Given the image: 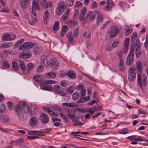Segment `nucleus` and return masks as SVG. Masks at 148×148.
<instances>
[{
    "instance_id": "nucleus-59",
    "label": "nucleus",
    "mask_w": 148,
    "mask_h": 148,
    "mask_svg": "<svg viewBox=\"0 0 148 148\" xmlns=\"http://www.w3.org/2000/svg\"><path fill=\"white\" fill-rule=\"evenodd\" d=\"M7 106L8 108L10 110H12L13 107V103L10 101L8 102L7 103Z\"/></svg>"
},
{
    "instance_id": "nucleus-28",
    "label": "nucleus",
    "mask_w": 148,
    "mask_h": 148,
    "mask_svg": "<svg viewBox=\"0 0 148 148\" xmlns=\"http://www.w3.org/2000/svg\"><path fill=\"white\" fill-rule=\"evenodd\" d=\"M10 120L9 118L6 115H1L0 116V120L2 122H6Z\"/></svg>"
},
{
    "instance_id": "nucleus-9",
    "label": "nucleus",
    "mask_w": 148,
    "mask_h": 148,
    "mask_svg": "<svg viewBox=\"0 0 148 148\" xmlns=\"http://www.w3.org/2000/svg\"><path fill=\"white\" fill-rule=\"evenodd\" d=\"M16 38V36L14 35H10L9 33H6L2 35L1 40L3 41H5L13 40Z\"/></svg>"
},
{
    "instance_id": "nucleus-33",
    "label": "nucleus",
    "mask_w": 148,
    "mask_h": 148,
    "mask_svg": "<svg viewBox=\"0 0 148 148\" xmlns=\"http://www.w3.org/2000/svg\"><path fill=\"white\" fill-rule=\"evenodd\" d=\"M19 65L20 68L25 74L26 67L24 62L22 61H20L19 62Z\"/></svg>"
},
{
    "instance_id": "nucleus-30",
    "label": "nucleus",
    "mask_w": 148,
    "mask_h": 148,
    "mask_svg": "<svg viewBox=\"0 0 148 148\" xmlns=\"http://www.w3.org/2000/svg\"><path fill=\"white\" fill-rule=\"evenodd\" d=\"M24 45H25L26 49H29L32 48L34 46L33 43L30 42H27L24 43Z\"/></svg>"
},
{
    "instance_id": "nucleus-16",
    "label": "nucleus",
    "mask_w": 148,
    "mask_h": 148,
    "mask_svg": "<svg viewBox=\"0 0 148 148\" xmlns=\"http://www.w3.org/2000/svg\"><path fill=\"white\" fill-rule=\"evenodd\" d=\"M34 64L32 63H28L27 65V69H26L25 74H29L31 71L34 68Z\"/></svg>"
},
{
    "instance_id": "nucleus-8",
    "label": "nucleus",
    "mask_w": 148,
    "mask_h": 148,
    "mask_svg": "<svg viewBox=\"0 0 148 148\" xmlns=\"http://www.w3.org/2000/svg\"><path fill=\"white\" fill-rule=\"evenodd\" d=\"M134 45V47H135V49H136L135 54L136 57L137 58H139L140 56L141 53L140 50L139 40L137 39L135 43L133 42L132 43L131 45Z\"/></svg>"
},
{
    "instance_id": "nucleus-39",
    "label": "nucleus",
    "mask_w": 148,
    "mask_h": 148,
    "mask_svg": "<svg viewBox=\"0 0 148 148\" xmlns=\"http://www.w3.org/2000/svg\"><path fill=\"white\" fill-rule=\"evenodd\" d=\"M67 24L71 27H74L77 24L76 22L75 21L69 20Z\"/></svg>"
},
{
    "instance_id": "nucleus-15",
    "label": "nucleus",
    "mask_w": 148,
    "mask_h": 148,
    "mask_svg": "<svg viewBox=\"0 0 148 148\" xmlns=\"http://www.w3.org/2000/svg\"><path fill=\"white\" fill-rule=\"evenodd\" d=\"M70 10L69 9H67L66 12L61 16L60 19V21L61 22H63L67 20L68 18V16L69 15Z\"/></svg>"
},
{
    "instance_id": "nucleus-61",
    "label": "nucleus",
    "mask_w": 148,
    "mask_h": 148,
    "mask_svg": "<svg viewBox=\"0 0 148 148\" xmlns=\"http://www.w3.org/2000/svg\"><path fill=\"white\" fill-rule=\"evenodd\" d=\"M79 14V11L77 10H75V13L73 15V18L75 20L78 17V14Z\"/></svg>"
},
{
    "instance_id": "nucleus-29",
    "label": "nucleus",
    "mask_w": 148,
    "mask_h": 148,
    "mask_svg": "<svg viewBox=\"0 0 148 148\" xmlns=\"http://www.w3.org/2000/svg\"><path fill=\"white\" fill-rule=\"evenodd\" d=\"M44 65L43 64H40L37 67L36 71L38 73H41L44 70Z\"/></svg>"
},
{
    "instance_id": "nucleus-20",
    "label": "nucleus",
    "mask_w": 148,
    "mask_h": 148,
    "mask_svg": "<svg viewBox=\"0 0 148 148\" xmlns=\"http://www.w3.org/2000/svg\"><path fill=\"white\" fill-rule=\"evenodd\" d=\"M38 119L37 118L33 117L31 118L29 120V123L32 126H34L37 124Z\"/></svg>"
},
{
    "instance_id": "nucleus-57",
    "label": "nucleus",
    "mask_w": 148,
    "mask_h": 148,
    "mask_svg": "<svg viewBox=\"0 0 148 148\" xmlns=\"http://www.w3.org/2000/svg\"><path fill=\"white\" fill-rule=\"evenodd\" d=\"M112 47V46L111 43H108L106 46V49L108 51H110L111 50Z\"/></svg>"
},
{
    "instance_id": "nucleus-47",
    "label": "nucleus",
    "mask_w": 148,
    "mask_h": 148,
    "mask_svg": "<svg viewBox=\"0 0 148 148\" xmlns=\"http://www.w3.org/2000/svg\"><path fill=\"white\" fill-rule=\"evenodd\" d=\"M6 110V106L4 105L1 104L0 105V113H3Z\"/></svg>"
},
{
    "instance_id": "nucleus-5",
    "label": "nucleus",
    "mask_w": 148,
    "mask_h": 148,
    "mask_svg": "<svg viewBox=\"0 0 148 148\" xmlns=\"http://www.w3.org/2000/svg\"><path fill=\"white\" fill-rule=\"evenodd\" d=\"M119 31V29L116 27L113 26L108 30V35L110 38H113L116 36Z\"/></svg>"
},
{
    "instance_id": "nucleus-7",
    "label": "nucleus",
    "mask_w": 148,
    "mask_h": 148,
    "mask_svg": "<svg viewBox=\"0 0 148 148\" xmlns=\"http://www.w3.org/2000/svg\"><path fill=\"white\" fill-rule=\"evenodd\" d=\"M128 79L129 80L132 82L135 79L136 77V70L133 68H130L129 71Z\"/></svg>"
},
{
    "instance_id": "nucleus-23",
    "label": "nucleus",
    "mask_w": 148,
    "mask_h": 148,
    "mask_svg": "<svg viewBox=\"0 0 148 148\" xmlns=\"http://www.w3.org/2000/svg\"><path fill=\"white\" fill-rule=\"evenodd\" d=\"M12 43L10 42H4L0 46V48L1 49L8 48L12 46Z\"/></svg>"
},
{
    "instance_id": "nucleus-64",
    "label": "nucleus",
    "mask_w": 148,
    "mask_h": 148,
    "mask_svg": "<svg viewBox=\"0 0 148 148\" xmlns=\"http://www.w3.org/2000/svg\"><path fill=\"white\" fill-rule=\"evenodd\" d=\"M97 2L95 1H93L92 3L91 6V8L92 9H95L97 8Z\"/></svg>"
},
{
    "instance_id": "nucleus-4",
    "label": "nucleus",
    "mask_w": 148,
    "mask_h": 148,
    "mask_svg": "<svg viewBox=\"0 0 148 148\" xmlns=\"http://www.w3.org/2000/svg\"><path fill=\"white\" fill-rule=\"evenodd\" d=\"M140 75H138L137 82L138 86L142 88V86H145L147 85V77L146 75H143L141 77Z\"/></svg>"
},
{
    "instance_id": "nucleus-51",
    "label": "nucleus",
    "mask_w": 148,
    "mask_h": 148,
    "mask_svg": "<svg viewBox=\"0 0 148 148\" xmlns=\"http://www.w3.org/2000/svg\"><path fill=\"white\" fill-rule=\"evenodd\" d=\"M137 35L136 33L134 32L132 34V35L131 37V40L132 41V42H134V41L135 39L137 38Z\"/></svg>"
},
{
    "instance_id": "nucleus-6",
    "label": "nucleus",
    "mask_w": 148,
    "mask_h": 148,
    "mask_svg": "<svg viewBox=\"0 0 148 148\" xmlns=\"http://www.w3.org/2000/svg\"><path fill=\"white\" fill-rule=\"evenodd\" d=\"M67 114L69 118L73 122V124L75 126H82L83 125V123L79 121V117L76 116L70 113H68Z\"/></svg>"
},
{
    "instance_id": "nucleus-13",
    "label": "nucleus",
    "mask_w": 148,
    "mask_h": 148,
    "mask_svg": "<svg viewBox=\"0 0 148 148\" xmlns=\"http://www.w3.org/2000/svg\"><path fill=\"white\" fill-rule=\"evenodd\" d=\"M32 55V54L30 52L27 53L23 51L20 54L19 57L21 58L27 59L30 58Z\"/></svg>"
},
{
    "instance_id": "nucleus-41",
    "label": "nucleus",
    "mask_w": 148,
    "mask_h": 148,
    "mask_svg": "<svg viewBox=\"0 0 148 148\" xmlns=\"http://www.w3.org/2000/svg\"><path fill=\"white\" fill-rule=\"evenodd\" d=\"M79 97V94L78 92H75L72 95V99L74 100H77Z\"/></svg>"
},
{
    "instance_id": "nucleus-58",
    "label": "nucleus",
    "mask_w": 148,
    "mask_h": 148,
    "mask_svg": "<svg viewBox=\"0 0 148 148\" xmlns=\"http://www.w3.org/2000/svg\"><path fill=\"white\" fill-rule=\"evenodd\" d=\"M85 111L86 112H88L91 115H92L94 114L95 110L93 109V110H92L91 108H88L86 109Z\"/></svg>"
},
{
    "instance_id": "nucleus-63",
    "label": "nucleus",
    "mask_w": 148,
    "mask_h": 148,
    "mask_svg": "<svg viewBox=\"0 0 148 148\" xmlns=\"http://www.w3.org/2000/svg\"><path fill=\"white\" fill-rule=\"evenodd\" d=\"M46 60V58L45 56H41L40 59V64H43L44 65V62Z\"/></svg>"
},
{
    "instance_id": "nucleus-32",
    "label": "nucleus",
    "mask_w": 148,
    "mask_h": 148,
    "mask_svg": "<svg viewBox=\"0 0 148 148\" xmlns=\"http://www.w3.org/2000/svg\"><path fill=\"white\" fill-rule=\"evenodd\" d=\"M33 78L34 80L38 82L41 81L42 80L41 76L37 75H34Z\"/></svg>"
},
{
    "instance_id": "nucleus-50",
    "label": "nucleus",
    "mask_w": 148,
    "mask_h": 148,
    "mask_svg": "<svg viewBox=\"0 0 148 148\" xmlns=\"http://www.w3.org/2000/svg\"><path fill=\"white\" fill-rule=\"evenodd\" d=\"M31 17L32 18V22H29V23L30 25H32L34 24V23L37 22L38 20L37 18H36V17H34L33 16L31 15Z\"/></svg>"
},
{
    "instance_id": "nucleus-36",
    "label": "nucleus",
    "mask_w": 148,
    "mask_h": 148,
    "mask_svg": "<svg viewBox=\"0 0 148 148\" xmlns=\"http://www.w3.org/2000/svg\"><path fill=\"white\" fill-rule=\"evenodd\" d=\"M125 33L126 36H128L133 31V29L131 28L126 27L125 28Z\"/></svg>"
},
{
    "instance_id": "nucleus-44",
    "label": "nucleus",
    "mask_w": 148,
    "mask_h": 148,
    "mask_svg": "<svg viewBox=\"0 0 148 148\" xmlns=\"http://www.w3.org/2000/svg\"><path fill=\"white\" fill-rule=\"evenodd\" d=\"M75 88L73 86H71L69 87L67 89V91L68 92L69 94H71L74 91Z\"/></svg>"
},
{
    "instance_id": "nucleus-55",
    "label": "nucleus",
    "mask_w": 148,
    "mask_h": 148,
    "mask_svg": "<svg viewBox=\"0 0 148 148\" xmlns=\"http://www.w3.org/2000/svg\"><path fill=\"white\" fill-rule=\"evenodd\" d=\"M60 85L63 87H66L68 85L67 82L65 80H62L60 82Z\"/></svg>"
},
{
    "instance_id": "nucleus-3",
    "label": "nucleus",
    "mask_w": 148,
    "mask_h": 148,
    "mask_svg": "<svg viewBox=\"0 0 148 148\" xmlns=\"http://www.w3.org/2000/svg\"><path fill=\"white\" fill-rule=\"evenodd\" d=\"M134 47L133 45H131L130 48V51L126 61L127 64L128 65L131 64L133 62L135 50Z\"/></svg>"
},
{
    "instance_id": "nucleus-38",
    "label": "nucleus",
    "mask_w": 148,
    "mask_h": 148,
    "mask_svg": "<svg viewBox=\"0 0 148 148\" xmlns=\"http://www.w3.org/2000/svg\"><path fill=\"white\" fill-rule=\"evenodd\" d=\"M128 130L127 128H124L121 130H120L118 131V133L119 134H125L129 133Z\"/></svg>"
},
{
    "instance_id": "nucleus-31",
    "label": "nucleus",
    "mask_w": 148,
    "mask_h": 148,
    "mask_svg": "<svg viewBox=\"0 0 148 148\" xmlns=\"http://www.w3.org/2000/svg\"><path fill=\"white\" fill-rule=\"evenodd\" d=\"M66 37L69 38V40L71 43H73L74 41L73 37L72 36V33L71 32H68L66 35Z\"/></svg>"
},
{
    "instance_id": "nucleus-12",
    "label": "nucleus",
    "mask_w": 148,
    "mask_h": 148,
    "mask_svg": "<svg viewBox=\"0 0 148 148\" xmlns=\"http://www.w3.org/2000/svg\"><path fill=\"white\" fill-rule=\"evenodd\" d=\"M47 63L48 65L53 66L55 69H57V67L58 65V61L55 59L51 60L49 62H47Z\"/></svg>"
},
{
    "instance_id": "nucleus-56",
    "label": "nucleus",
    "mask_w": 148,
    "mask_h": 148,
    "mask_svg": "<svg viewBox=\"0 0 148 148\" xmlns=\"http://www.w3.org/2000/svg\"><path fill=\"white\" fill-rule=\"evenodd\" d=\"M112 8V7L107 5L104 7L103 9L106 11H110Z\"/></svg>"
},
{
    "instance_id": "nucleus-34",
    "label": "nucleus",
    "mask_w": 148,
    "mask_h": 148,
    "mask_svg": "<svg viewBox=\"0 0 148 148\" xmlns=\"http://www.w3.org/2000/svg\"><path fill=\"white\" fill-rule=\"evenodd\" d=\"M12 69L14 71H17L19 68L17 63L15 61H13L12 62Z\"/></svg>"
},
{
    "instance_id": "nucleus-25",
    "label": "nucleus",
    "mask_w": 148,
    "mask_h": 148,
    "mask_svg": "<svg viewBox=\"0 0 148 148\" xmlns=\"http://www.w3.org/2000/svg\"><path fill=\"white\" fill-rule=\"evenodd\" d=\"M42 51V48L40 46H36L34 47L33 51L35 55H38Z\"/></svg>"
},
{
    "instance_id": "nucleus-19",
    "label": "nucleus",
    "mask_w": 148,
    "mask_h": 148,
    "mask_svg": "<svg viewBox=\"0 0 148 148\" xmlns=\"http://www.w3.org/2000/svg\"><path fill=\"white\" fill-rule=\"evenodd\" d=\"M96 14L95 12H94L91 11H89L86 15L88 20H93L94 19L95 17Z\"/></svg>"
},
{
    "instance_id": "nucleus-43",
    "label": "nucleus",
    "mask_w": 148,
    "mask_h": 148,
    "mask_svg": "<svg viewBox=\"0 0 148 148\" xmlns=\"http://www.w3.org/2000/svg\"><path fill=\"white\" fill-rule=\"evenodd\" d=\"M64 10V8L57 7L56 11V13L58 15H60L62 13Z\"/></svg>"
},
{
    "instance_id": "nucleus-18",
    "label": "nucleus",
    "mask_w": 148,
    "mask_h": 148,
    "mask_svg": "<svg viewBox=\"0 0 148 148\" xmlns=\"http://www.w3.org/2000/svg\"><path fill=\"white\" fill-rule=\"evenodd\" d=\"M142 63L140 61H138L136 62V68L137 70L138 75L141 74L142 71Z\"/></svg>"
},
{
    "instance_id": "nucleus-26",
    "label": "nucleus",
    "mask_w": 148,
    "mask_h": 148,
    "mask_svg": "<svg viewBox=\"0 0 148 148\" xmlns=\"http://www.w3.org/2000/svg\"><path fill=\"white\" fill-rule=\"evenodd\" d=\"M67 75L69 77L73 79L76 77V75L75 72L72 70H70L67 73Z\"/></svg>"
},
{
    "instance_id": "nucleus-14",
    "label": "nucleus",
    "mask_w": 148,
    "mask_h": 148,
    "mask_svg": "<svg viewBox=\"0 0 148 148\" xmlns=\"http://www.w3.org/2000/svg\"><path fill=\"white\" fill-rule=\"evenodd\" d=\"M50 14L47 10H45L44 12L43 16V21L45 24L47 23L49 21Z\"/></svg>"
},
{
    "instance_id": "nucleus-49",
    "label": "nucleus",
    "mask_w": 148,
    "mask_h": 148,
    "mask_svg": "<svg viewBox=\"0 0 148 148\" xmlns=\"http://www.w3.org/2000/svg\"><path fill=\"white\" fill-rule=\"evenodd\" d=\"M106 2L108 5L112 7H114L115 5L114 2L111 0H106Z\"/></svg>"
},
{
    "instance_id": "nucleus-24",
    "label": "nucleus",
    "mask_w": 148,
    "mask_h": 148,
    "mask_svg": "<svg viewBox=\"0 0 148 148\" xmlns=\"http://www.w3.org/2000/svg\"><path fill=\"white\" fill-rule=\"evenodd\" d=\"M0 64L2 66L6 68H8L10 66V65L6 60H1L0 62Z\"/></svg>"
},
{
    "instance_id": "nucleus-37",
    "label": "nucleus",
    "mask_w": 148,
    "mask_h": 148,
    "mask_svg": "<svg viewBox=\"0 0 148 148\" xmlns=\"http://www.w3.org/2000/svg\"><path fill=\"white\" fill-rule=\"evenodd\" d=\"M79 19L81 23L82 24H85L88 22V20L86 16H84L82 18V19H81V17H79Z\"/></svg>"
},
{
    "instance_id": "nucleus-1",
    "label": "nucleus",
    "mask_w": 148,
    "mask_h": 148,
    "mask_svg": "<svg viewBox=\"0 0 148 148\" xmlns=\"http://www.w3.org/2000/svg\"><path fill=\"white\" fill-rule=\"evenodd\" d=\"M28 109L27 104L25 102L21 101L19 103V105L14 109L17 115L19 117L21 115L22 113Z\"/></svg>"
},
{
    "instance_id": "nucleus-53",
    "label": "nucleus",
    "mask_w": 148,
    "mask_h": 148,
    "mask_svg": "<svg viewBox=\"0 0 148 148\" xmlns=\"http://www.w3.org/2000/svg\"><path fill=\"white\" fill-rule=\"evenodd\" d=\"M66 3L69 6H72L74 4L73 0H67L66 1Z\"/></svg>"
},
{
    "instance_id": "nucleus-46",
    "label": "nucleus",
    "mask_w": 148,
    "mask_h": 148,
    "mask_svg": "<svg viewBox=\"0 0 148 148\" xmlns=\"http://www.w3.org/2000/svg\"><path fill=\"white\" fill-rule=\"evenodd\" d=\"M59 22L58 21H56L54 25V27L53 28V29L54 31H56L59 29Z\"/></svg>"
},
{
    "instance_id": "nucleus-40",
    "label": "nucleus",
    "mask_w": 148,
    "mask_h": 148,
    "mask_svg": "<svg viewBox=\"0 0 148 148\" xmlns=\"http://www.w3.org/2000/svg\"><path fill=\"white\" fill-rule=\"evenodd\" d=\"M48 114L51 116H57L58 115V113L56 111L53 110L51 108Z\"/></svg>"
},
{
    "instance_id": "nucleus-11",
    "label": "nucleus",
    "mask_w": 148,
    "mask_h": 148,
    "mask_svg": "<svg viewBox=\"0 0 148 148\" xmlns=\"http://www.w3.org/2000/svg\"><path fill=\"white\" fill-rule=\"evenodd\" d=\"M39 119L41 122L43 124L47 123L49 120L48 115L43 113L40 114Z\"/></svg>"
},
{
    "instance_id": "nucleus-21",
    "label": "nucleus",
    "mask_w": 148,
    "mask_h": 148,
    "mask_svg": "<svg viewBox=\"0 0 148 148\" xmlns=\"http://www.w3.org/2000/svg\"><path fill=\"white\" fill-rule=\"evenodd\" d=\"M38 133H39L38 131H28V134L36 135L39 137V136H44L45 135L44 134Z\"/></svg>"
},
{
    "instance_id": "nucleus-10",
    "label": "nucleus",
    "mask_w": 148,
    "mask_h": 148,
    "mask_svg": "<svg viewBox=\"0 0 148 148\" xmlns=\"http://www.w3.org/2000/svg\"><path fill=\"white\" fill-rule=\"evenodd\" d=\"M95 12L97 15L96 23L98 25H101L103 21L104 16L98 11H95Z\"/></svg>"
},
{
    "instance_id": "nucleus-60",
    "label": "nucleus",
    "mask_w": 148,
    "mask_h": 148,
    "mask_svg": "<svg viewBox=\"0 0 148 148\" xmlns=\"http://www.w3.org/2000/svg\"><path fill=\"white\" fill-rule=\"evenodd\" d=\"M58 93L60 94V96L63 97L65 96L67 94V92H66L62 90L59 92Z\"/></svg>"
},
{
    "instance_id": "nucleus-52",
    "label": "nucleus",
    "mask_w": 148,
    "mask_h": 148,
    "mask_svg": "<svg viewBox=\"0 0 148 148\" xmlns=\"http://www.w3.org/2000/svg\"><path fill=\"white\" fill-rule=\"evenodd\" d=\"M24 141V140L22 138L20 139H19L15 141L16 143V146H17L19 145V144L23 143Z\"/></svg>"
},
{
    "instance_id": "nucleus-42",
    "label": "nucleus",
    "mask_w": 148,
    "mask_h": 148,
    "mask_svg": "<svg viewBox=\"0 0 148 148\" xmlns=\"http://www.w3.org/2000/svg\"><path fill=\"white\" fill-rule=\"evenodd\" d=\"M110 21V18H108L107 20L103 24L101 25L100 27L101 28L103 29L105 28L109 24Z\"/></svg>"
},
{
    "instance_id": "nucleus-17",
    "label": "nucleus",
    "mask_w": 148,
    "mask_h": 148,
    "mask_svg": "<svg viewBox=\"0 0 148 148\" xmlns=\"http://www.w3.org/2000/svg\"><path fill=\"white\" fill-rule=\"evenodd\" d=\"M29 1L28 0H20L19 5L22 8H26L29 5Z\"/></svg>"
},
{
    "instance_id": "nucleus-22",
    "label": "nucleus",
    "mask_w": 148,
    "mask_h": 148,
    "mask_svg": "<svg viewBox=\"0 0 148 148\" xmlns=\"http://www.w3.org/2000/svg\"><path fill=\"white\" fill-rule=\"evenodd\" d=\"M39 3L37 0H33L32 3V9H35L38 10H40V8L39 6Z\"/></svg>"
},
{
    "instance_id": "nucleus-62",
    "label": "nucleus",
    "mask_w": 148,
    "mask_h": 148,
    "mask_svg": "<svg viewBox=\"0 0 148 148\" xmlns=\"http://www.w3.org/2000/svg\"><path fill=\"white\" fill-rule=\"evenodd\" d=\"M82 5L81 2L80 1H77L74 5V7L76 8H77L79 7H81L82 6Z\"/></svg>"
},
{
    "instance_id": "nucleus-2",
    "label": "nucleus",
    "mask_w": 148,
    "mask_h": 148,
    "mask_svg": "<svg viewBox=\"0 0 148 148\" xmlns=\"http://www.w3.org/2000/svg\"><path fill=\"white\" fill-rule=\"evenodd\" d=\"M56 83L55 81L53 80H46L44 81L43 83L40 84V88L43 90L52 91L53 88L51 85L48 84H53Z\"/></svg>"
},
{
    "instance_id": "nucleus-45",
    "label": "nucleus",
    "mask_w": 148,
    "mask_h": 148,
    "mask_svg": "<svg viewBox=\"0 0 148 148\" xmlns=\"http://www.w3.org/2000/svg\"><path fill=\"white\" fill-rule=\"evenodd\" d=\"M58 8H64L66 6L65 3L63 1H59L58 3Z\"/></svg>"
},
{
    "instance_id": "nucleus-27",
    "label": "nucleus",
    "mask_w": 148,
    "mask_h": 148,
    "mask_svg": "<svg viewBox=\"0 0 148 148\" xmlns=\"http://www.w3.org/2000/svg\"><path fill=\"white\" fill-rule=\"evenodd\" d=\"M45 76L47 78L53 79L56 77V75L55 73L50 72L46 73Z\"/></svg>"
},
{
    "instance_id": "nucleus-54",
    "label": "nucleus",
    "mask_w": 148,
    "mask_h": 148,
    "mask_svg": "<svg viewBox=\"0 0 148 148\" xmlns=\"http://www.w3.org/2000/svg\"><path fill=\"white\" fill-rule=\"evenodd\" d=\"M119 42L118 40H114L113 41L112 44H111V45L112 47L115 48L118 46L119 45Z\"/></svg>"
},
{
    "instance_id": "nucleus-48",
    "label": "nucleus",
    "mask_w": 148,
    "mask_h": 148,
    "mask_svg": "<svg viewBox=\"0 0 148 148\" xmlns=\"http://www.w3.org/2000/svg\"><path fill=\"white\" fill-rule=\"evenodd\" d=\"M65 110L67 112L72 113H74L76 111V109L75 108L71 109L66 108Z\"/></svg>"
},
{
    "instance_id": "nucleus-35",
    "label": "nucleus",
    "mask_w": 148,
    "mask_h": 148,
    "mask_svg": "<svg viewBox=\"0 0 148 148\" xmlns=\"http://www.w3.org/2000/svg\"><path fill=\"white\" fill-rule=\"evenodd\" d=\"M86 12V8L85 7H84L80 11L79 17L82 19V17L85 16Z\"/></svg>"
}]
</instances>
